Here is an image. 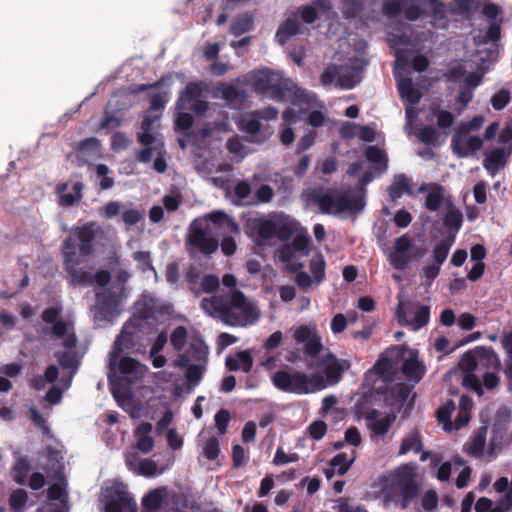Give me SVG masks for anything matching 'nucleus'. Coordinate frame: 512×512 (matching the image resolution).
<instances>
[{"label":"nucleus","mask_w":512,"mask_h":512,"mask_svg":"<svg viewBox=\"0 0 512 512\" xmlns=\"http://www.w3.org/2000/svg\"><path fill=\"white\" fill-rule=\"evenodd\" d=\"M456 406L453 400H447L441 407L437 410V420L439 423H442L444 429L446 431H450L452 429L453 423L451 421L452 413L455 411Z\"/></svg>","instance_id":"c85d7f7f"},{"label":"nucleus","mask_w":512,"mask_h":512,"mask_svg":"<svg viewBox=\"0 0 512 512\" xmlns=\"http://www.w3.org/2000/svg\"><path fill=\"white\" fill-rule=\"evenodd\" d=\"M396 317L400 326H413L414 330L426 326L430 320V308L410 301H399Z\"/></svg>","instance_id":"0eeeda50"},{"label":"nucleus","mask_w":512,"mask_h":512,"mask_svg":"<svg viewBox=\"0 0 512 512\" xmlns=\"http://www.w3.org/2000/svg\"><path fill=\"white\" fill-rule=\"evenodd\" d=\"M289 91V83L286 80L275 79L268 93L269 96L275 101H283Z\"/></svg>","instance_id":"58836bf2"},{"label":"nucleus","mask_w":512,"mask_h":512,"mask_svg":"<svg viewBox=\"0 0 512 512\" xmlns=\"http://www.w3.org/2000/svg\"><path fill=\"white\" fill-rule=\"evenodd\" d=\"M354 461V458L351 460H348L346 453H339L335 455L330 461L329 464L331 467L337 469V474L340 476H343L347 473V471L350 469L352 463Z\"/></svg>","instance_id":"ea45409f"},{"label":"nucleus","mask_w":512,"mask_h":512,"mask_svg":"<svg viewBox=\"0 0 512 512\" xmlns=\"http://www.w3.org/2000/svg\"><path fill=\"white\" fill-rule=\"evenodd\" d=\"M30 469L29 460L23 456L19 457L11 469L13 480L19 485H25Z\"/></svg>","instance_id":"b1692460"},{"label":"nucleus","mask_w":512,"mask_h":512,"mask_svg":"<svg viewBox=\"0 0 512 512\" xmlns=\"http://www.w3.org/2000/svg\"><path fill=\"white\" fill-rule=\"evenodd\" d=\"M395 418V415L387 414L383 418L368 424V427L371 429L372 434L383 436L388 433L390 427L395 421Z\"/></svg>","instance_id":"473e14b6"},{"label":"nucleus","mask_w":512,"mask_h":512,"mask_svg":"<svg viewBox=\"0 0 512 512\" xmlns=\"http://www.w3.org/2000/svg\"><path fill=\"white\" fill-rule=\"evenodd\" d=\"M308 432L312 439L320 440L327 432V424L322 420L313 421L308 427Z\"/></svg>","instance_id":"864d4df0"},{"label":"nucleus","mask_w":512,"mask_h":512,"mask_svg":"<svg viewBox=\"0 0 512 512\" xmlns=\"http://www.w3.org/2000/svg\"><path fill=\"white\" fill-rule=\"evenodd\" d=\"M428 191L425 198V208L431 212L440 209L444 201L445 190L438 183L423 184L419 188V192Z\"/></svg>","instance_id":"2eb2a0df"},{"label":"nucleus","mask_w":512,"mask_h":512,"mask_svg":"<svg viewBox=\"0 0 512 512\" xmlns=\"http://www.w3.org/2000/svg\"><path fill=\"white\" fill-rule=\"evenodd\" d=\"M28 501L27 492L24 489L14 490L9 497L10 509L13 512H23Z\"/></svg>","instance_id":"c9c22d12"},{"label":"nucleus","mask_w":512,"mask_h":512,"mask_svg":"<svg viewBox=\"0 0 512 512\" xmlns=\"http://www.w3.org/2000/svg\"><path fill=\"white\" fill-rule=\"evenodd\" d=\"M59 365L62 369L70 370L71 374H75L78 369V360L73 351H64L56 354Z\"/></svg>","instance_id":"f704fd0d"},{"label":"nucleus","mask_w":512,"mask_h":512,"mask_svg":"<svg viewBox=\"0 0 512 512\" xmlns=\"http://www.w3.org/2000/svg\"><path fill=\"white\" fill-rule=\"evenodd\" d=\"M276 79V74L269 69L259 71L253 78V89L260 94L268 93L270 87Z\"/></svg>","instance_id":"4be33fe9"},{"label":"nucleus","mask_w":512,"mask_h":512,"mask_svg":"<svg viewBox=\"0 0 512 512\" xmlns=\"http://www.w3.org/2000/svg\"><path fill=\"white\" fill-rule=\"evenodd\" d=\"M339 76V67L337 65H330L324 69L321 74L320 80L324 86L331 85Z\"/></svg>","instance_id":"13d9d810"},{"label":"nucleus","mask_w":512,"mask_h":512,"mask_svg":"<svg viewBox=\"0 0 512 512\" xmlns=\"http://www.w3.org/2000/svg\"><path fill=\"white\" fill-rule=\"evenodd\" d=\"M109 173V168L105 164H98L96 166V174L98 177H102V180L100 181V189L101 190H108L113 187L114 185V179L112 177L107 176Z\"/></svg>","instance_id":"603ef678"},{"label":"nucleus","mask_w":512,"mask_h":512,"mask_svg":"<svg viewBox=\"0 0 512 512\" xmlns=\"http://www.w3.org/2000/svg\"><path fill=\"white\" fill-rule=\"evenodd\" d=\"M206 218L210 220L214 224L221 225L223 221L227 220L231 224V230L234 232H237L239 230V227L237 223L234 221H231L227 214L223 211H213L206 215Z\"/></svg>","instance_id":"4d7b16f0"},{"label":"nucleus","mask_w":512,"mask_h":512,"mask_svg":"<svg viewBox=\"0 0 512 512\" xmlns=\"http://www.w3.org/2000/svg\"><path fill=\"white\" fill-rule=\"evenodd\" d=\"M440 267L441 266L433 263V264L426 265L423 268V276L425 278L424 284L426 286H430L432 284V282L438 277V275L440 274V271H441Z\"/></svg>","instance_id":"680f3d73"},{"label":"nucleus","mask_w":512,"mask_h":512,"mask_svg":"<svg viewBox=\"0 0 512 512\" xmlns=\"http://www.w3.org/2000/svg\"><path fill=\"white\" fill-rule=\"evenodd\" d=\"M200 306L207 314L229 326L243 327L253 324L258 319L255 306L247 301L240 290H233L230 295L204 298Z\"/></svg>","instance_id":"f03ea898"},{"label":"nucleus","mask_w":512,"mask_h":512,"mask_svg":"<svg viewBox=\"0 0 512 512\" xmlns=\"http://www.w3.org/2000/svg\"><path fill=\"white\" fill-rule=\"evenodd\" d=\"M301 19L306 24H312L318 19V11L312 5H303L300 7Z\"/></svg>","instance_id":"0e129e2a"},{"label":"nucleus","mask_w":512,"mask_h":512,"mask_svg":"<svg viewBox=\"0 0 512 512\" xmlns=\"http://www.w3.org/2000/svg\"><path fill=\"white\" fill-rule=\"evenodd\" d=\"M72 233L78 242L79 254L76 252L74 240L67 237L62 243L64 268L74 284H91L93 282L91 275L81 267L82 258L94 253V241L99 234L103 233L102 228L97 222L90 221L75 227Z\"/></svg>","instance_id":"f257e3e1"},{"label":"nucleus","mask_w":512,"mask_h":512,"mask_svg":"<svg viewBox=\"0 0 512 512\" xmlns=\"http://www.w3.org/2000/svg\"><path fill=\"white\" fill-rule=\"evenodd\" d=\"M240 129L247 134L256 135L259 133L261 129L260 120L257 117H253L251 119L243 120L240 124Z\"/></svg>","instance_id":"bf43d9fd"},{"label":"nucleus","mask_w":512,"mask_h":512,"mask_svg":"<svg viewBox=\"0 0 512 512\" xmlns=\"http://www.w3.org/2000/svg\"><path fill=\"white\" fill-rule=\"evenodd\" d=\"M412 239L407 235H401L394 241L392 251L388 255L389 263L396 270H404L410 263Z\"/></svg>","instance_id":"9b49d317"},{"label":"nucleus","mask_w":512,"mask_h":512,"mask_svg":"<svg viewBox=\"0 0 512 512\" xmlns=\"http://www.w3.org/2000/svg\"><path fill=\"white\" fill-rule=\"evenodd\" d=\"M215 426L220 434L227 432V426L230 421V412L226 409H220L214 417Z\"/></svg>","instance_id":"5fc2aeb1"},{"label":"nucleus","mask_w":512,"mask_h":512,"mask_svg":"<svg viewBox=\"0 0 512 512\" xmlns=\"http://www.w3.org/2000/svg\"><path fill=\"white\" fill-rule=\"evenodd\" d=\"M366 159L375 164V169L379 172H385L388 168V159L386 153L377 146H368L365 151Z\"/></svg>","instance_id":"5701e85b"},{"label":"nucleus","mask_w":512,"mask_h":512,"mask_svg":"<svg viewBox=\"0 0 512 512\" xmlns=\"http://www.w3.org/2000/svg\"><path fill=\"white\" fill-rule=\"evenodd\" d=\"M124 294L108 289L104 292L96 293V311L97 316L102 320H111L118 314Z\"/></svg>","instance_id":"6e6552de"},{"label":"nucleus","mask_w":512,"mask_h":512,"mask_svg":"<svg viewBox=\"0 0 512 512\" xmlns=\"http://www.w3.org/2000/svg\"><path fill=\"white\" fill-rule=\"evenodd\" d=\"M188 243L190 246L196 248L205 255L214 253L219 247L218 241L215 238L208 236V231L206 229L195 227L194 225L190 228Z\"/></svg>","instance_id":"f8f14e48"},{"label":"nucleus","mask_w":512,"mask_h":512,"mask_svg":"<svg viewBox=\"0 0 512 512\" xmlns=\"http://www.w3.org/2000/svg\"><path fill=\"white\" fill-rule=\"evenodd\" d=\"M443 224L445 228L448 230L450 235H454V238L456 237V234L461 229L463 224V214L462 212L456 208L453 204H450L448 206L447 212L443 218Z\"/></svg>","instance_id":"6ab92c4d"},{"label":"nucleus","mask_w":512,"mask_h":512,"mask_svg":"<svg viewBox=\"0 0 512 512\" xmlns=\"http://www.w3.org/2000/svg\"><path fill=\"white\" fill-rule=\"evenodd\" d=\"M299 460V455L297 453L287 454L281 447H278L272 463L275 466H283L291 462H297Z\"/></svg>","instance_id":"49530a36"},{"label":"nucleus","mask_w":512,"mask_h":512,"mask_svg":"<svg viewBox=\"0 0 512 512\" xmlns=\"http://www.w3.org/2000/svg\"><path fill=\"white\" fill-rule=\"evenodd\" d=\"M133 259L141 265L143 271L154 269L149 251H137L133 253Z\"/></svg>","instance_id":"e2e57ef3"},{"label":"nucleus","mask_w":512,"mask_h":512,"mask_svg":"<svg viewBox=\"0 0 512 512\" xmlns=\"http://www.w3.org/2000/svg\"><path fill=\"white\" fill-rule=\"evenodd\" d=\"M388 192L392 200L400 198L404 192L410 193L409 178L405 174L397 175L393 183L389 186Z\"/></svg>","instance_id":"a878e982"},{"label":"nucleus","mask_w":512,"mask_h":512,"mask_svg":"<svg viewBox=\"0 0 512 512\" xmlns=\"http://www.w3.org/2000/svg\"><path fill=\"white\" fill-rule=\"evenodd\" d=\"M220 285L219 278L216 275H205L199 285L200 293H213L218 290Z\"/></svg>","instance_id":"09e8293b"},{"label":"nucleus","mask_w":512,"mask_h":512,"mask_svg":"<svg viewBox=\"0 0 512 512\" xmlns=\"http://www.w3.org/2000/svg\"><path fill=\"white\" fill-rule=\"evenodd\" d=\"M67 189V183H59L55 189L58 195V204L62 207H72L81 201L84 184L81 181L75 182L72 186L73 193H65Z\"/></svg>","instance_id":"4468645a"},{"label":"nucleus","mask_w":512,"mask_h":512,"mask_svg":"<svg viewBox=\"0 0 512 512\" xmlns=\"http://www.w3.org/2000/svg\"><path fill=\"white\" fill-rule=\"evenodd\" d=\"M194 124V118L190 113L178 110L175 118V128L179 131H187Z\"/></svg>","instance_id":"de8ad7c7"},{"label":"nucleus","mask_w":512,"mask_h":512,"mask_svg":"<svg viewBox=\"0 0 512 512\" xmlns=\"http://www.w3.org/2000/svg\"><path fill=\"white\" fill-rule=\"evenodd\" d=\"M508 156L509 153H505V151L500 148H495L485 157L483 167L491 176H495L496 173L506 165Z\"/></svg>","instance_id":"a211bd4d"},{"label":"nucleus","mask_w":512,"mask_h":512,"mask_svg":"<svg viewBox=\"0 0 512 512\" xmlns=\"http://www.w3.org/2000/svg\"><path fill=\"white\" fill-rule=\"evenodd\" d=\"M218 91L221 93L226 103L234 109L241 108L247 98L245 90L235 84L222 83L218 86Z\"/></svg>","instance_id":"dca6fc26"},{"label":"nucleus","mask_w":512,"mask_h":512,"mask_svg":"<svg viewBox=\"0 0 512 512\" xmlns=\"http://www.w3.org/2000/svg\"><path fill=\"white\" fill-rule=\"evenodd\" d=\"M187 335L188 333L184 326H178L172 331L170 341L176 351L180 352L184 348L187 341Z\"/></svg>","instance_id":"79ce46f5"},{"label":"nucleus","mask_w":512,"mask_h":512,"mask_svg":"<svg viewBox=\"0 0 512 512\" xmlns=\"http://www.w3.org/2000/svg\"><path fill=\"white\" fill-rule=\"evenodd\" d=\"M253 19L250 15L236 17L230 25V33L238 37L253 29Z\"/></svg>","instance_id":"c756f323"},{"label":"nucleus","mask_w":512,"mask_h":512,"mask_svg":"<svg viewBox=\"0 0 512 512\" xmlns=\"http://www.w3.org/2000/svg\"><path fill=\"white\" fill-rule=\"evenodd\" d=\"M299 29V21L295 17H289L279 26L275 38L279 44L284 45L291 37L299 33Z\"/></svg>","instance_id":"412c9836"},{"label":"nucleus","mask_w":512,"mask_h":512,"mask_svg":"<svg viewBox=\"0 0 512 512\" xmlns=\"http://www.w3.org/2000/svg\"><path fill=\"white\" fill-rule=\"evenodd\" d=\"M455 116L447 110H440L437 113V125L441 129L449 128L453 125Z\"/></svg>","instance_id":"774afa93"},{"label":"nucleus","mask_w":512,"mask_h":512,"mask_svg":"<svg viewBox=\"0 0 512 512\" xmlns=\"http://www.w3.org/2000/svg\"><path fill=\"white\" fill-rule=\"evenodd\" d=\"M484 447H485L484 437L476 436L473 438L471 444L469 445L467 452L471 456L481 457L484 452Z\"/></svg>","instance_id":"052dcab7"},{"label":"nucleus","mask_w":512,"mask_h":512,"mask_svg":"<svg viewBox=\"0 0 512 512\" xmlns=\"http://www.w3.org/2000/svg\"><path fill=\"white\" fill-rule=\"evenodd\" d=\"M325 191L322 187H315L304 191L303 198L310 204H316L322 214L338 215L343 212L360 213L365 207L362 196L349 198L339 190Z\"/></svg>","instance_id":"7ed1b4c3"},{"label":"nucleus","mask_w":512,"mask_h":512,"mask_svg":"<svg viewBox=\"0 0 512 512\" xmlns=\"http://www.w3.org/2000/svg\"><path fill=\"white\" fill-rule=\"evenodd\" d=\"M200 274L201 272L194 265H190L186 272V281L188 287L195 295H198L200 293Z\"/></svg>","instance_id":"a18cd8bd"},{"label":"nucleus","mask_w":512,"mask_h":512,"mask_svg":"<svg viewBox=\"0 0 512 512\" xmlns=\"http://www.w3.org/2000/svg\"><path fill=\"white\" fill-rule=\"evenodd\" d=\"M203 453L208 460H215L220 453L219 441L215 437L209 438L204 445Z\"/></svg>","instance_id":"6e6d98bb"},{"label":"nucleus","mask_w":512,"mask_h":512,"mask_svg":"<svg viewBox=\"0 0 512 512\" xmlns=\"http://www.w3.org/2000/svg\"><path fill=\"white\" fill-rule=\"evenodd\" d=\"M136 312L140 319L148 320L154 316L155 300L150 296H143L136 304Z\"/></svg>","instance_id":"7c9ffc66"},{"label":"nucleus","mask_w":512,"mask_h":512,"mask_svg":"<svg viewBox=\"0 0 512 512\" xmlns=\"http://www.w3.org/2000/svg\"><path fill=\"white\" fill-rule=\"evenodd\" d=\"M201 91V83H188L177 102V110L190 109L195 114H204L208 110V102L199 99Z\"/></svg>","instance_id":"1a4fd4ad"},{"label":"nucleus","mask_w":512,"mask_h":512,"mask_svg":"<svg viewBox=\"0 0 512 512\" xmlns=\"http://www.w3.org/2000/svg\"><path fill=\"white\" fill-rule=\"evenodd\" d=\"M316 136L317 133L315 131H311L302 136L297 144L296 153L301 154L308 150L314 144Z\"/></svg>","instance_id":"338daca9"},{"label":"nucleus","mask_w":512,"mask_h":512,"mask_svg":"<svg viewBox=\"0 0 512 512\" xmlns=\"http://www.w3.org/2000/svg\"><path fill=\"white\" fill-rule=\"evenodd\" d=\"M422 447L421 435L415 430L403 438L399 449V455H405L410 451L420 453Z\"/></svg>","instance_id":"393cba45"},{"label":"nucleus","mask_w":512,"mask_h":512,"mask_svg":"<svg viewBox=\"0 0 512 512\" xmlns=\"http://www.w3.org/2000/svg\"><path fill=\"white\" fill-rule=\"evenodd\" d=\"M129 343H132L131 338L123 336L122 334L117 336L109 356V370L115 373L116 367H118L122 375L138 378V376L142 374L141 369L144 365L132 357L125 356L120 358L124 349L129 348Z\"/></svg>","instance_id":"423d86ee"},{"label":"nucleus","mask_w":512,"mask_h":512,"mask_svg":"<svg viewBox=\"0 0 512 512\" xmlns=\"http://www.w3.org/2000/svg\"><path fill=\"white\" fill-rule=\"evenodd\" d=\"M380 482L386 499L398 503L395 496L401 498L399 505L402 510L410 506L420 491L414 474L407 468L397 469L390 477H382Z\"/></svg>","instance_id":"20e7f679"},{"label":"nucleus","mask_w":512,"mask_h":512,"mask_svg":"<svg viewBox=\"0 0 512 512\" xmlns=\"http://www.w3.org/2000/svg\"><path fill=\"white\" fill-rule=\"evenodd\" d=\"M511 100V93L508 89H500L498 92H496L492 98H491V105L492 107L500 111L504 109Z\"/></svg>","instance_id":"37998d69"},{"label":"nucleus","mask_w":512,"mask_h":512,"mask_svg":"<svg viewBox=\"0 0 512 512\" xmlns=\"http://www.w3.org/2000/svg\"><path fill=\"white\" fill-rule=\"evenodd\" d=\"M471 404V400L467 396H462L460 405L461 410L458 412L455 421H454V427L455 429H460L468 424L470 420L469 413L466 410V405Z\"/></svg>","instance_id":"c03bdc74"},{"label":"nucleus","mask_w":512,"mask_h":512,"mask_svg":"<svg viewBox=\"0 0 512 512\" xmlns=\"http://www.w3.org/2000/svg\"><path fill=\"white\" fill-rule=\"evenodd\" d=\"M402 372L406 377L413 380H420L423 376V371L420 368V363L416 358H408L402 365Z\"/></svg>","instance_id":"e433bc0d"},{"label":"nucleus","mask_w":512,"mask_h":512,"mask_svg":"<svg viewBox=\"0 0 512 512\" xmlns=\"http://www.w3.org/2000/svg\"><path fill=\"white\" fill-rule=\"evenodd\" d=\"M454 243V235H449L441 240L433 249V260L435 264L441 266L447 259L450 248Z\"/></svg>","instance_id":"cd10ccee"},{"label":"nucleus","mask_w":512,"mask_h":512,"mask_svg":"<svg viewBox=\"0 0 512 512\" xmlns=\"http://www.w3.org/2000/svg\"><path fill=\"white\" fill-rule=\"evenodd\" d=\"M297 344L303 345V352L310 358H316L323 349L320 336L314 327L300 325L294 332Z\"/></svg>","instance_id":"9d476101"},{"label":"nucleus","mask_w":512,"mask_h":512,"mask_svg":"<svg viewBox=\"0 0 512 512\" xmlns=\"http://www.w3.org/2000/svg\"><path fill=\"white\" fill-rule=\"evenodd\" d=\"M310 271L313 275L314 282L317 284L322 283L325 280L326 263L321 255L313 257L309 264Z\"/></svg>","instance_id":"72a5a7b5"},{"label":"nucleus","mask_w":512,"mask_h":512,"mask_svg":"<svg viewBox=\"0 0 512 512\" xmlns=\"http://www.w3.org/2000/svg\"><path fill=\"white\" fill-rule=\"evenodd\" d=\"M137 506L130 493L125 490H115L108 496L105 512H136Z\"/></svg>","instance_id":"ddd939ff"},{"label":"nucleus","mask_w":512,"mask_h":512,"mask_svg":"<svg viewBox=\"0 0 512 512\" xmlns=\"http://www.w3.org/2000/svg\"><path fill=\"white\" fill-rule=\"evenodd\" d=\"M273 385L287 393L308 394L326 387L324 379L316 374L306 375L302 372L278 370L272 377Z\"/></svg>","instance_id":"39448f33"},{"label":"nucleus","mask_w":512,"mask_h":512,"mask_svg":"<svg viewBox=\"0 0 512 512\" xmlns=\"http://www.w3.org/2000/svg\"><path fill=\"white\" fill-rule=\"evenodd\" d=\"M398 91L402 98H407L412 103H418L419 93L415 90L411 78H404L398 82Z\"/></svg>","instance_id":"2f4dec72"},{"label":"nucleus","mask_w":512,"mask_h":512,"mask_svg":"<svg viewBox=\"0 0 512 512\" xmlns=\"http://www.w3.org/2000/svg\"><path fill=\"white\" fill-rule=\"evenodd\" d=\"M471 131L469 125L467 122H462L455 134L452 137L451 140V147L453 150V153L457 155L458 157H467L468 152L465 150V148H462L460 145L461 139L466 136Z\"/></svg>","instance_id":"bb28decb"},{"label":"nucleus","mask_w":512,"mask_h":512,"mask_svg":"<svg viewBox=\"0 0 512 512\" xmlns=\"http://www.w3.org/2000/svg\"><path fill=\"white\" fill-rule=\"evenodd\" d=\"M327 363L324 364V361H321V364L324 365L323 367V374L325 376L326 381L329 384H336L341 379L342 373H343V367L339 364L337 358L329 354L326 357Z\"/></svg>","instance_id":"aec40b11"},{"label":"nucleus","mask_w":512,"mask_h":512,"mask_svg":"<svg viewBox=\"0 0 512 512\" xmlns=\"http://www.w3.org/2000/svg\"><path fill=\"white\" fill-rule=\"evenodd\" d=\"M417 137L422 143L426 145H433L438 139V133L435 128L431 126H424L419 130Z\"/></svg>","instance_id":"3c124183"},{"label":"nucleus","mask_w":512,"mask_h":512,"mask_svg":"<svg viewBox=\"0 0 512 512\" xmlns=\"http://www.w3.org/2000/svg\"><path fill=\"white\" fill-rule=\"evenodd\" d=\"M462 385L479 396L484 393L481 382L472 371L464 372Z\"/></svg>","instance_id":"a19ab883"},{"label":"nucleus","mask_w":512,"mask_h":512,"mask_svg":"<svg viewBox=\"0 0 512 512\" xmlns=\"http://www.w3.org/2000/svg\"><path fill=\"white\" fill-rule=\"evenodd\" d=\"M276 224L272 220H263L257 227V236L260 242L266 243L275 237Z\"/></svg>","instance_id":"4c0bfd02"},{"label":"nucleus","mask_w":512,"mask_h":512,"mask_svg":"<svg viewBox=\"0 0 512 512\" xmlns=\"http://www.w3.org/2000/svg\"><path fill=\"white\" fill-rule=\"evenodd\" d=\"M502 346L507 353L505 374L512 378V333L504 335L502 339Z\"/></svg>","instance_id":"8fccbe9b"},{"label":"nucleus","mask_w":512,"mask_h":512,"mask_svg":"<svg viewBox=\"0 0 512 512\" xmlns=\"http://www.w3.org/2000/svg\"><path fill=\"white\" fill-rule=\"evenodd\" d=\"M168 495L166 487H158L150 490L142 498V508L145 512H157L163 505Z\"/></svg>","instance_id":"f3484780"},{"label":"nucleus","mask_w":512,"mask_h":512,"mask_svg":"<svg viewBox=\"0 0 512 512\" xmlns=\"http://www.w3.org/2000/svg\"><path fill=\"white\" fill-rule=\"evenodd\" d=\"M422 508L426 511L435 509L438 505V495L434 490H428L422 497Z\"/></svg>","instance_id":"69168bd1"}]
</instances>
